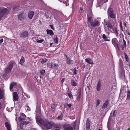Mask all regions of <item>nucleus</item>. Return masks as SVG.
Returning a JSON list of instances; mask_svg holds the SVG:
<instances>
[{
  "label": "nucleus",
  "mask_w": 130,
  "mask_h": 130,
  "mask_svg": "<svg viewBox=\"0 0 130 130\" xmlns=\"http://www.w3.org/2000/svg\"><path fill=\"white\" fill-rule=\"evenodd\" d=\"M25 61V59L23 57H22L20 61V64L21 65H22Z\"/></svg>",
  "instance_id": "obj_23"
},
{
  "label": "nucleus",
  "mask_w": 130,
  "mask_h": 130,
  "mask_svg": "<svg viewBox=\"0 0 130 130\" xmlns=\"http://www.w3.org/2000/svg\"><path fill=\"white\" fill-rule=\"evenodd\" d=\"M13 99L15 101L18 100L19 97L17 92H15L13 93Z\"/></svg>",
  "instance_id": "obj_10"
},
{
  "label": "nucleus",
  "mask_w": 130,
  "mask_h": 130,
  "mask_svg": "<svg viewBox=\"0 0 130 130\" xmlns=\"http://www.w3.org/2000/svg\"><path fill=\"white\" fill-rule=\"evenodd\" d=\"M15 63L14 62H9L8 64L6 70V72L8 73L11 72Z\"/></svg>",
  "instance_id": "obj_3"
},
{
  "label": "nucleus",
  "mask_w": 130,
  "mask_h": 130,
  "mask_svg": "<svg viewBox=\"0 0 130 130\" xmlns=\"http://www.w3.org/2000/svg\"><path fill=\"white\" fill-rule=\"evenodd\" d=\"M5 125L7 130H11V127L9 123L8 122H6Z\"/></svg>",
  "instance_id": "obj_12"
},
{
  "label": "nucleus",
  "mask_w": 130,
  "mask_h": 130,
  "mask_svg": "<svg viewBox=\"0 0 130 130\" xmlns=\"http://www.w3.org/2000/svg\"><path fill=\"white\" fill-rule=\"evenodd\" d=\"M49 26L53 30H55V28L54 27L53 25H50Z\"/></svg>",
  "instance_id": "obj_48"
},
{
  "label": "nucleus",
  "mask_w": 130,
  "mask_h": 130,
  "mask_svg": "<svg viewBox=\"0 0 130 130\" xmlns=\"http://www.w3.org/2000/svg\"><path fill=\"white\" fill-rule=\"evenodd\" d=\"M68 96L71 99H73V98L72 94L70 93H68Z\"/></svg>",
  "instance_id": "obj_36"
},
{
  "label": "nucleus",
  "mask_w": 130,
  "mask_h": 130,
  "mask_svg": "<svg viewBox=\"0 0 130 130\" xmlns=\"http://www.w3.org/2000/svg\"><path fill=\"white\" fill-rule=\"evenodd\" d=\"M121 48L122 50H123L124 49V47H125L124 46V45H121Z\"/></svg>",
  "instance_id": "obj_51"
},
{
  "label": "nucleus",
  "mask_w": 130,
  "mask_h": 130,
  "mask_svg": "<svg viewBox=\"0 0 130 130\" xmlns=\"http://www.w3.org/2000/svg\"><path fill=\"white\" fill-rule=\"evenodd\" d=\"M67 106L69 107V108H70L71 107V104H67Z\"/></svg>",
  "instance_id": "obj_52"
},
{
  "label": "nucleus",
  "mask_w": 130,
  "mask_h": 130,
  "mask_svg": "<svg viewBox=\"0 0 130 130\" xmlns=\"http://www.w3.org/2000/svg\"><path fill=\"white\" fill-rule=\"evenodd\" d=\"M54 41L56 43H57L58 42V40L57 36L55 38H54Z\"/></svg>",
  "instance_id": "obj_40"
},
{
  "label": "nucleus",
  "mask_w": 130,
  "mask_h": 130,
  "mask_svg": "<svg viewBox=\"0 0 130 130\" xmlns=\"http://www.w3.org/2000/svg\"><path fill=\"white\" fill-rule=\"evenodd\" d=\"M55 128L61 129L62 126L59 124H54L53 126Z\"/></svg>",
  "instance_id": "obj_19"
},
{
  "label": "nucleus",
  "mask_w": 130,
  "mask_h": 130,
  "mask_svg": "<svg viewBox=\"0 0 130 130\" xmlns=\"http://www.w3.org/2000/svg\"><path fill=\"white\" fill-rule=\"evenodd\" d=\"M63 114H61L60 116H58L57 117V119L58 120H62L63 119Z\"/></svg>",
  "instance_id": "obj_28"
},
{
  "label": "nucleus",
  "mask_w": 130,
  "mask_h": 130,
  "mask_svg": "<svg viewBox=\"0 0 130 130\" xmlns=\"http://www.w3.org/2000/svg\"><path fill=\"white\" fill-rule=\"evenodd\" d=\"M81 93L80 91L77 92V94L76 95L77 100L79 101L81 97Z\"/></svg>",
  "instance_id": "obj_16"
},
{
  "label": "nucleus",
  "mask_w": 130,
  "mask_h": 130,
  "mask_svg": "<svg viewBox=\"0 0 130 130\" xmlns=\"http://www.w3.org/2000/svg\"><path fill=\"white\" fill-rule=\"evenodd\" d=\"M53 106H54V104L51 105V107H52Z\"/></svg>",
  "instance_id": "obj_63"
},
{
  "label": "nucleus",
  "mask_w": 130,
  "mask_h": 130,
  "mask_svg": "<svg viewBox=\"0 0 130 130\" xmlns=\"http://www.w3.org/2000/svg\"><path fill=\"white\" fill-rule=\"evenodd\" d=\"M112 29L113 30V32L114 33H115L116 36H117L118 35V32L117 30V29L116 27H115L113 28H112Z\"/></svg>",
  "instance_id": "obj_20"
},
{
  "label": "nucleus",
  "mask_w": 130,
  "mask_h": 130,
  "mask_svg": "<svg viewBox=\"0 0 130 130\" xmlns=\"http://www.w3.org/2000/svg\"><path fill=\"white\" fill-rule=\"evenodd\" d=\"M107 13L108 18L109 17L113 19L116 18V15L114 13L112 8L110 7L109 8L108 10Z\"/></svg>",
  "instance_id": "obj_2"
},
{
  "label": "nucleus",
  "mask_w": 130,
  "mask_h": 130,
  "mask_svg": "<svg viewBox=\"0 0 130 130\" xmlns=\"http://www.w3.org/2000/svg\"><path fill=\"white\" fill-rule=\"evenodd\" d=\"M64 129L66 130H73V128L71 126L66 127Z\"/></svg>",
  "instance_id": "obj_31"
},
{
  "label": "nucleus",
  "mask_w": 130,
  "mask_h": 130,
  "mask_svg": "<svg viewBox=\"0 0 130 130\" xmlns=\"http://www.w3.org/2000/svg\"><path fill=\"white\" fill-rule=\"evenodd\" d=\"M65 80V78H63L61 80V82H63Z\"/></svg>",
  "instance_id": "obj_56"
},
{
  "label": "nucleus",
  "mask_w": 130,
  "mask_h": 130,
  "mask_svg": "<svg viewBox=\"0 0 130 130\" xmlns=\"http://www.w3.org/2000/svg\"><path fill=\"white\" fill-rule=\"evenodd\" d=\"M127 130H130V127L128 128Z\"/></svg>",
  "instance_id": "obj_64"
},
{
  "label": "nucleus",
  "mask_w": 130,
  "mask_h": 130,
  "mask_svg": "<svg viewBox=\"0 0 130 130\" xmlns=\"http://www.w3.org/2000/svg\"><path fill=\"white\" fill-rule=\"evenodd\" d=\"M26 109H27V110L29 111H30L31 110L30 108L28 106H26Z\"/></svg>",
  "instance_id": "obj_46"
},
{
  "label": "nucleus",
  "mask_w": 130,
  "mask_h": 130,
  "mask_svg": "<svg viewBox=\"0 0 130 130\" xmlns=\"http://www.w3.org/2000/svg\"><path fill=\"white\" fill-rule=\"evenodd\" d=\"M77 84L73 80H71V85L73 86H77Z\"/></svg>",
  "instance_id": "obj_24"
},
{
  "label": "nucleus",
  "mask_w": 130,
  "mask_h": 130,
  "mask_svg": "<svg viewBox=\"0 0 130 130\" xmlns=\"http://www.w3.org/2000/svg\"><path fill=\"white\" fill-rule=\"evenodd\" d=\"M102 0V1L103 2L105 3V2H107L108 0Z\"/></svg>",
  "instance_id": "obj_54"
},
{
  "label": "nucleus",
  "mask_w": 130,
  "mask_h": 130,
  "mask_svg": "<svg viewBox=\"0 0 130 130\" xmlns=\"http://www.w3.org/2000/svg\"><path fill=\"white\" fill-rule=\"evenodd\" d=\"M37 113L36 116V121L42 125H43L47 129H51L52 126H54V123L52 121H45L41 119L39 116L38 115Z\"/></svg>",
  "instance_id": "obj_1"
},
{
  "label": "nucleus",
  "mask_w": 130,
  "mask_h": 130,
  "mask_svg": "<svg viewBox=\"0 0 130 130\" xmlns=\"http://www.w3.org/2000/svg\"><path fill=\"white\" fill-rule=\"evenodd\" d=\"M2 108V106H1V103L0 102V109Z\"/></svg>",
  "instance_id": "obj_59"
},
{
  "label": "nucleus",
  "mask_w": 130,
  "mask_h": 130,
  "mask_svg": "<svg viewBox=\"0 0 130 130\" xmlns=\"http://www.w3.org/2000/svg\"><path fill=\"white\" fill-rule=\"evenodd\" d=\"M45 70H43L40 71V73L42 75H43L45 72Z\"/></svg>",
  "instance_id": "obj_42"
},
{
  "label": "nucleus",
  "mask_w": 130,
  "mask_h": 130,
  "mask_svg": "<svg viewBox=\"0 0 130 130\" xmlns=\"http://www.w3.org/2000/svg\"><path fill=\"white\" fill-rule=\"evenodd\" d=\"M7 110L8 111H9V112H11V111H10V110H9V108H7Z\"/></svg>",
  "instance_id": "obj_55"
},
{
  "label": "nucleus",
  "mask_w": 130,
  "mask_h": 130,
  "mask_svg": "<svg viewBox=\"0 0 130 130\" xmlns=\"http://www.w3.org/2000/svg\"><path fill=\"white\" fill-rule=\"evenodd\" d=\"M126 32L127 33L128 35L130 36V32L129 31L128 29H127L126 30Z\"/></svg>",
  "instance_id": "obj_49"
},
{
  "label": "nucleus",
  "mask_w": 130,
  "mask_h": 130,
  "mask_svg": "<svg viewBox=\"0 0 130 130\" xmlns=\"http://www.w3.org/2000/svg\"><path fill=\"white\" fill-rule=\"evenodd\" d=\"M23 17L22 15V13H21L20 14H19L18 15V19L19 20H21L23 19Z\"/></svg>",
  "instance_id": "obj_26"
},
{
  "label": "nucleus",
  "mask_w": 130,
  "mask_h": 130,
  "mask_svg": "<svg viewBox=\"0 0 130 130\" xmlns=\"http://www.w3.org/2000/svg\"><path fill=\"white\" fill-rule=\"evenodd\" d=\"M48 61V59H43L41 61V63L42 64H43L46 62Z\"/></svg>",
  "instance_id": "obj_33"
},
{
  "label": "nucleus",
  "mask_w": 130,
  "mask_h": 130,
  "mask_svg": "<svg viewBox=\"0 0 130 130\" xmlns=\"http://www.w3.org/2000/svg\"><path fill=\"white\" fill-rule=\"evenodd\" d=\"M107 27L110 29L112 28V26L110 23H108L107 24Z\"/></svg>",
  "instance_id": "obj_43"
},
{
  "label": "nucleus",
  "mask_w": 130,
  "mask_h": 130,
  "mask_svg": "<svg viewBox=\"0 0 130 130\" xmlns=\"http://www.w3.org/2000/svg\"><path fill=\"white\" fill-rule=\"evenodd\" d=\"M47 34L50 35V36H52L54 35V33L53 31L51 30L47 29L46 30Z\"/></svg>",
  "instance_id": "obj_21"
},
{
  "label": "nucleus",
  "mask_w": 130,
  "mask_h": 130,
  "mask_svg": "<svg viewBox=\"0 0 130 130\" xmlns=\"http://www.w3.org/2000/svg\"><path fill=\"white\" fill-rule=\"evenodd\" d=\"M127 99L129 100L130 99V91L128 90L127 92Z\"/></svg>",
  "instance_id": "obj_30"
},
{
  "label": "nucleus",
  "mask_w": 130,
  "mask_h": 130,
  "mask_svg": "<svg viewBox=\"0 0 130 130\" xmlns=\"http://www.w3.org/2000/svg\"><path fill=\"white\" fill-rule=\"evenodd\" d=\"M85 61L90 64H93V62L92 60L90 58L86 59Z\"/></svg>",
  "instance_id": "obj_15"
},
{
  "label": "nucleus",
  "mask_w": 130,
  "mask_h": 130,
  "mask_svg": "<svg viewBox=\"0 0 130 130\" xmlns=\"http://www.w3.org/2000/svg\"><path fill=\"white\" fill-rule=\"evenodd\" d=\"M90 24L93 27H95L99 26V21L95 19H94L93 21H92Z\"/></svg>",
  "instance_id": "obj_7"
},
{
  "label": "nucleus",
  "mask_w": 130,
  "mask_h": 130,
  "mask_svg": "<svg viewBox=\"0 0 130 130\" xmlns=\"http://www.w3.org/2000/svg\"><path fill=\"white\" fill-rule=\"evenodd\" d=\"M17 84V83L15 82H12L11 83L10 85V91H11V90L12 89L13 87L15 86Z\"/></svg>",
  "instance_id": "obj_18"
},
{
  "label": "nucleus",
  "mask_w": 130,
  "mask_h": 130,
  "mask_svg": "<svg viewBox=\"0 0 130 130\" xmlns=\"http://www.w3.org/2000/svg\"><path fill=\"white\" fill-rule=\"evenodd\" d=\"M34 14V13L32 11H30L28 14V16L29 18L31 19L32 18Z\"/></svg>",
  "instance_id": "obj_14"
},
{
  "label": "nucleus",
  "mask_w": 130,
  "mask_h": 130,
  "mask_svg": "<svg viewBox=\"0 0 130 130\" xmlns=\"http://www.w3.org/2000/svg\"><path fill=\"white\" fill-rule=\"evenodd\" d=\"M90 121L89 119L88 118L87 119V121L86 123V129H89L90 126Z\"/></svg>",
  "instance_id": "obj_13"
},
{
  "label": "nucleus",
  "mask_w": 130,
  "mask_h": 130,
  "mask_svg": "<svg viewBox=\"0 0 130 130\" xmlns=\"http://www.w3.org/2000/svg\"><path fill=\"white\" fill-rule=\"evenodd\" d=\"M19 120V121H21L24 120H25V119L24 118H23L21 116H20L18 118Z\"/></svg>",
  "instance_id": "obj_35"
},
{
  "label": "nucleus",
  "mask_w": 130,
  "mask_h": 130,
  "mask_svg": "<svg viewBox=\"0 0 130 130\" xmlns=\"http://www.w3.org/2000/svg\"><path fill=\"white\" fill-rule=\"evenodd\" d=\"M23 124L22 123H21L20 124V128L21 129H23Z\"/></svg>",
  "instance_id": "obj_44"
},
{
  "label": "nucleus",
  "mask_w": 130,
  "mask_h": 130,
  "mask_svg": "<svg viewBox=\"0 0 130 130\" xmlns=\"http://www.w3.org/2000/svg\"><path fill=\"white\" fill-rule=\"evenodd\" d=\"M107 37L105 34H103V36H102V38H103V39H104L105 41H109V40H107Z\"/></svg>",
  "instance_id": "obj_29"
},
{
  "label": "nucleus",
  "mask_w": 130,
  "mask_h": 130,
  "mask_svg": "<svg viewBox=\"0 0 130 130\" xmlns=\"http://www.w3.org/2000/svg\"><path fill=\"white\" fill-rule=\"evenodd\" d=\"M109 104V101L107 100L103 105L102 108V109H104L106 108H107Z\"/></svg>",
  "instance_id": "obj_11"
},
{
  "label": "nucleus",
  "mask_w": 130,
  "mask_h": 130,
  "mask_svg": "<svg viewBox=\"0 0 130 130\" xmlns=\"http://www.w3.org/2000/svg\"><path fill=\"white\" fill-rule=\"evenodd\" d=\"M116 111L115 110L113 112V116L114 117H115L116 115Z\"/></svg>",
  "instance_id": "obj_50"
},
{
  "label": "nucleus",
  "mask_w": 130,
  "mask_h": 130,
  "mask_svg": "<svg viewBox=\"0 0 130 130\" xmlns=\"http://www.w3.org/2000/svg\"><path fill=\"white\" fill-rule=\"evenodd\" d=\"M53 44V43H50V46H51Z\"/></svg>",
  "instance_id": "obj_60"
},
{
  "label": "nucleus",
  "mask_w": 130,
  "mask_h": 130,
  "mask_svg": "<svg viewBox=\"0 0 130 130\" xmlns=\"http://www.w3.org/2000/svg\"><path fill=\"white\" fill-rule=\"evenodd\" d=\"M118 41L117 39L116 38H114L112 39V44L114 45L115 48L120 51V49L119 47V45L118 44Z\"/></svg>",
  "instance_id": "obj_4"
},
{
  "label": "nucleus",
  "mask_w": 130,
  "mask_h": 130,
  "mask_svg": "<svg viewBox=\"0 0 130 130\" xmlns=\"http://www.w3.org/2000/svg\"><path fill=\"white\" fill-rule=\"evenodd\" d=\"M20 7L19 6L15 7L13 8V10L14 11H17L18 10L20 9Z\"/></svg>",
  "instance_id": "obj_25"
},
{
  "label": "nucleus",
  "mask_w": 130,
  "mask_h": 130,
  "mask_svg": "<svg viewBox=\"0 0 130 130\" xmlns=\"http://www.w3.org/2000/svg\"><path fill=\"white\" fill-rule=\"evenodd\" d=\"M13 109V108L12 107H11V111H12Z\"/></svg>",
  "instance_id": "obj_62"
},
{
  "label": "nucleus",
  "mask_w": 130,
  "mask_h": 130,
  "mask_svg": "<svg viewBox=\"0 0 130 130\" xmlns=\"http://www.w3.org/2000/svg\"><path fill=\"white\" fill-rule=\"evenodd\" d=\"M3 90L0 88V99H1L3 98Z\"/></svg>",
  "instance_id": "obj_22"
},
{
  "label": "nucleus",
  "mask_w": 130,
  "mask_h": 130,
  "mask_svg": "<svg viewBox=\"0 0 130 130\" xmlns=\"http://www.w3.org/2000/svg\"><path fill=\"white\" fill-rule=\"evenodd\" d=\"M76 71L77 70L75 68L73 70V73L75 75L77 73Z\"/></svg>",
  "instance_id": "obj_45"
},
{
  "label": "nucleus",
  "mask_w": 130,
  "mask_h": 130,
  "mask_svg": "<svg viewBox=\"0 0 130 130\" xmlns=\"http://www.w3.org/2000/svg\"><path fill=\"white\" fill-rule=\"evenodd\" d=\"M66 60L67 63L69 64H73V61L67 57V55H65Z\"/></svg>",
  "instance_id": "obj_9"
},
{
  "label": "nucleus",
  "mask_w": 130,
  "mask_h": 130,
  "mask_svg": "<svg viewBox=\"0 0 130 130\" xmlns=\"http://www.w3.org/2000/svg\"><path fill=\"white\" fill-rule=\"evenodd\" d=\"M100 100L99 99H98L96 101V106H98L99 104L100 103Z\"/></svg>",
  "instance_id": "obj_41"
},
{
  "label": "nucleus",
  "mask_w": 130,
  "mask_h": 130,
  "mask_svg": "<svg viewBox=\"0 0 130 130\" xmlns=\"http://www.w3.org/2000/svg\"><path fill=\"white\" fill-rule=\"evenodd\" d=\"M44 41V40L43 39H41L40 40H37V42L39 43H41L43 42Z\"/></svg>",
  "instance_id": "obj_39"
},
{
  "label": "nucleus",
  "mask_w": 130,
  "mask_h": 130,
  "mask_svg": "<svg viewBox=\"0 0 130 130\" xmlns=\"http://www.w3.org/2000/svg\"><path fill=\"white\" fill-rule=\"evenodd\" d=\"M121 30L122 31H123V27H122V26H121Z\"/></svg>",
  "instance_id": "obj_58"
},
{
  "label": "nucleus",
  "mask_w": 130,
  "mask_h": 130,
  "mask_svg": "<svg viewBox=\"0 0 130 130\" xmlns=\"http://www.w3.org/2000/svg\"><path fill=\"white\" fill-rule=\"evenodd\" d=\"M120 27H121V26H122V22H121V21L120 23Z\"/></svg>",
  "instance_id": "obj_57"
},
{
  "label": "nucleus",
  "mask_w": 130,
  "mask_h": 130,
  "mask_svg": "<svg viewBox=\"0 0 130 130\" xmlns=\"http://www.w3.org/2000/svg\"><path fill=\"white\" fill-rule=\"evenodd\" d=\"M28 33L27 31H24L22 32L20 34V36L21 37L25 38L28 36Z\"/></svg>",
  "instance_id": "obj_8"
},
{
  "label": "nucleus",
  "mask_w": 130,
  "mask_h": 130,
  "mask_svg": "<svg viewBox=\"0 0 130 130\" xmlns=\"http://www.w3.org/2000/svg\"><path fill=\"white\" fill-rule=\"evenodd\" d=\"M83 8L81 7L79 11V12L82 13L83 12Z\"/></svg>",
  "instance_id": "obj_47"
},
{
  "label": "nucleus",
  "mask_w": 130,
  "mask_h": 130,
  "mask_svg": "<svg viewBox=\"0 0 130 130\" xmlns=\"http://www.w3.org/2000/svg\"><path fill=\"white\" fill-rule=\"evenodd\" d=\"M8 11L7 9L3 7H0V16L2 18Z\"/></svg>",
  "instance_id": "obj_5"
},
{
  "label": "nucleus",
  "mask_w": 130,
  "mask_h": 130,
  "mask_svg": "<svg viewBox=\"0 0 130 130\" xmlns=\"http://www.w3.org/2000/svg\"><path fill=\"white\" fill-rule=\"evenodd\" d=\"M124 26H126V23L125 22L124 23Z\"/></svg>",
  "instance_id": "obj_61"
},
{
  "label": "nucleus",
  "mask_w": 130,
  "mask_h": 130,
  "mask_svg": "<svg viewBox=\"0 0 130 130\" xmlns=\"http://www.w3.org/2000/svg\"><path fill=\"white\" fill-rule=\"evenodd\" d=\"M22 123L23 125H26L29 123V122L27 121H24L22 122Z\"/></svg>",
  "instance_id": "obj_37"
},
{
  "label": "nucleus",
  "mask_w": 130,
  "mask_h": 130,
  "mask_svg": "<svg viewBox=\"0 0 130 130\" xmlns=\"http://www.w3.org/2000/svg\"><path fill=\"white\" fill-rule=\"evenodd\" d=\"M21 115L23 117H26V115H25L23 113H21Z\"/></svg>",
  "instance_id": "obj_53"
},
{
  "label": "nucleus",
  "mask_w": 130,
  "mask_h": 130,
  "mask_svg": "<svg viewBox=\"0 0 130 130\" xmlns=\"http://www.w3.org/2000/svg\"><path fill=\"white\" fill-rule=\"evenodd\" d=\"M101 83L99 81L98 82L97 87H96V90L98 91H100L101 90Z\"/></svg>",
  "instance_id": "obj_17"
},
{
  "label": "nucleus",
  "mask_w": 130,
  "mask_h": 130,
  "mask_svg": "<svg viewBox=\"0 0 130 130\" xmlns=\"http://www.w3.org/2000/svg\"><path fill=\"white\" fill-rule=\"evenodd\" d=\"M47 67L50 68H55L56 69H58L59 65L58 64L56 63L52 64L51 63H48L47 64Z\"/></svg>",
  "instance_id": "obj_6"
},
{
  "label": "nucleus",
  "mask_w": 130,
  "mask_h": 130,
  "mask_svg": "<svg viewBox=\"0 0 130 130\" xmlns=\"http://www.w3.org/2000/svg\"><path fill=\"white\" fill-rule=\"evenodd\" d=\"M35 77L37 80H38L39 81H40L41 79V76H37V75H35Z\"/></svg>",
  "instance_id": "obj_32"
},
{
  "label": "nucleus",
  "mask_w": 130,
  "mask_h": 130,
  "mask_svg": "<svg viewBox=\"0 0 130 130\" xmlns=\"http://www.w3.org/2000/svg\"><path fill=\"white\" fill-rule=\"evenodd\" d=\"M92 17H88V21L90 24L92 22Z\"/></svg>",
  "instance_id": "obj_34"
},
{
  "label": "nucleus",
  "mask_w": 130,
  "mask_h": 130,
  "mask_svg": "<svg viewBox=\"0 0 130 130\" xmlns=\"http://www.w3.org/2000/svg\"><path fill=\"white\" fill-rule=\"evenodd\" d=\"M124 54L125 55V57L126 61L127 62H128L129 58L127 54L125 53H124Z\"/></svg>",
  "instance_id": "obj_27"
},
{
  "label": "nucleus",
  "mask_w": 130,
  "mask_h": 130,
  "mask_svg": "<svg viewBox=\"0 0 130 130\" xmlns=\"http://www.w3.org/2000/svg\"><path fill=\"white\" fill-rule=\"evenodd\" d=\"M123 45L125 48H126V42L124 40V38L123 39Z\"/></svg>",
  "instance_id": "obj_38"
}]
</instances>
